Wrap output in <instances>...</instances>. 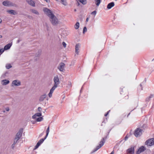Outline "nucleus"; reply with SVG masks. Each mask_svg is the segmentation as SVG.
Returning <instances> with one entry per match:
<instances>
[{"instance_id": "14", "label": "nucleus", "mask_w": 154, "mask_h": 154, "mask_svg": "<svg viewBox=\"0 0 154 154\" xmlns=\"http://www.w3.org/2000/svg\"><path fill=\"white\" fill-rule=\"evenodd\" d=\"M26 2L30 5L34 7L35 6V2L32 0H26Z\"/></svg>"}, {"instance_id": "31", "label": "nucleus", "mask_w": 154, "mask_h": 154, "mask_svg": "<svg viewBox=\"0 0 154 154\" xmlns=\"http://www.w3.org/2000/svg\"><path fill=\"white\" fill-rule=\"evenodd\" d=\"M97 13L96 11H94L91 13V14L95 16Z\"/></svg>"}, {"instance_id": "26", "label": "nucleus", "mask_w": 154, "mask_h": 154, "mask_svg": "<svg viewBox=\"0 0 154 154\" xmlns=\"http://www.w3.org/2000/svg\"><path fill=\"white\" fill-rule=\"evenodd\" d=\"M78 1L83 5H85L87 3L86 0H78Z\"/></svg>"}, {"instance_id": "20", "label": "nucleus", "mask_w": 154, "mask_h": 154, "mask_svg": "<svg viewBox=\"0 0 154 154\" xmlns=\"http://www.w3.org/2000/svg\"><path fill=\"white\" fill-rule=\"evenodd\" d=\"M30 11L32 13L36 15H38L39 14V12L37 10L35 9H31L30 10Z\"/></svg>"}, {"instance_id": "8", "label": "nucleus", "mask_w": 154, "mask_h": 154, "mask_svg": "<svg viewBox=\"0 0 154 154\" xmlns=\"http://www.w3.org/2000/svg\"><path fill=\"white\" fill-rule=\"evenodd\" d=\"M142 134V130L140 128L136 129L134 133V134L136 137L140 136Z\"/></svg>"}, {"instance_id": "17", "label": "nucleus", "mask_w": 154, "mask_h": 154, "mask_svg": "<svg viewBox=\"0 0 154 154\" xmlns=\"http://www.w3.org/2000/svg\"><path fill=\"white\" fill-rule=\"evenodd\" d=\"M134 151V148L132 147L127 150V152L128 154H133Z\"/></svg>"}, {"instance_id": "5", "label": "nucleus", "mask_w": 154, "mask_h": 154, "mask_svg": "<svg viewBox=\"0 0 154 154\" xmlns=\"http://www.w3.org/2000/svg\"><path fill=\"white\" fill-rule=\"evenodd\" d=\"M145 144L148 146H151L154 145V137L146 140L145 142Z\"/></svg>"}, {"instance_id": "25", "label": "nucleus", "mask_w": 154, "mask_h": 154, "mask_svg": "<svg viewBox=\"0 0 154 154\" xmlns=\"http://www.w3.org/2000/svg\"><path fill=\"white\" fill-rule=\"evenodd\" d=\"M79 22H77L75 24L74 26V28L75 29H77L79 28Z\"/></svg>"}, {"instance_id": "2", "label": "nucleus", "mask_w": 154, "mask_h": 154, "mask_svg": "<svg viewBox=\"0 0 154 154\" xmlns=\"http://www.w3.org/2000/svg\"><path fill=\"white\" fill-rule=\"evenodd\" d=\"M50 19L51 23L53 25H56L59 23V21L54 15L50 17Z\"/></svg>"}, {"instance_id": "38", "label": "nucleus", "mask_w": 154, "mask_h": 154, "mask_svg": "<svg viewBox=\"0 0 154 154\" xmlns=\"http://www.w3.org/2000/svg\"><path fill=\"white\" fill-rule=\"evenodd\" d=\"M88 20H89V19H88V18H87V19H86V21H87V22H88Z\"/></svg>"}, {"instance_id": "32", "label": "nucleus", "mask_w": 154, "mask_h": 154, "mask_svg": "<svg viewBox=\"0 0 154 154\" xmlns=\"http://www.w3.org/2000/svg\"><path fill=\"white\" fill-rule=\"evenodd\" d=\"M62 45L64 48H65L66 47V44L65 42H63Z\"/></svg>"}, {"instance_id": "29", "label": "nucleus", "mask_w": 154, "mask_h": 154, "mask_svg": "<svg viewBox=\"0 0 154 154\" xmlns=\"http://www.w3.org/2000/svg\"><path fill=\"white\" fill-rule=\"evenodd\" d=\"M87 29L86 27H84L83 29V33H85V32L87 31Z\"/></svg>"}, {"instance_id": "27", "label": "nucleus", "mask_w": 154, "mask_h": 154, "mask_svg": "<svg viewBox=\"0 0 154 154\" xmlns=\"http://www.w3.org/2000/svg\"><path fill=\"white\" fill-rule=\"evenodd\" d=\"M49 127H48V128H47V130H46V135L45 136V139H46V138H47V137L48 135V134L49 133Z\"/></svg>"}, {"instance_id": "11", "label": "nucleus", "mask_w": 154, "mask_h": 154, "mask_svg": "<svg viewBox=\"0 0 154 154\" xmlns=\"http://www.w3.org/2000/svg\"><path fill=\"white\" fill-rule=\"evenodd\" d=\"M80 47V45L79 44H76L75 46V55H78L79 52V50Z\"/></svg>"}, {"instance_id": "18", "label": "nucleus", "mask_w": 154, "mask_h": 154, "mask_svg": "<svg viewBox=\"0 0 154 154\" xmlns=\"http://www.w3.org/2000/svg\"><path fill=\"white\" fill-rule=\"evenodd\" d=\"M10 83V81L7 79H4L2 80L1 82V83L3 85H6Z\"/></svg>"}, {"instance_id": "34", "label": "nucleus", "mask_w": 154, "mask_h": 154, "mask_svg": "<svg viewBox=\"0 0 154 154\" xmlns=\"http://www.w3.org/2000/svg\"><path fill=\"white\" fill-rule=\"evenodd\" d=\"M5 110L6 111L8 112L10 110L9 108V107H7L5 108Z\"/></svg>"}, {"instance_id": "21", "label": "nucleus", "mask_w": 154, "mask_h": 154, "mask_svg": "<svg viewBox=\"0 0 154 154\" xmlns=\"http://www.w3.org/2000/svg\"><path fill=\"white\" fill-rule=\"evenodd\" d=\"M12 45V43H9L7 45H6L4 48V49L5 50H8L11 47V46Z\"/></svg>"}, {"instance_id": "6", "label": "nucleus", "mask_w": 154, "mask_h": 154, "mask_svg": "<svg viewBox=\"0 0 154 154\" xmlns=\"http://www.w3.org/2000/svg\"><path fill=\"white\" fill-rule=\"evenodd\" d=\"M54 85L53 87L57 88L58 85L60 84L59 78L58 75H56L54 77Z\"/></svg>"}, {"instance_id": "23", "label": "nucleus", "mask_w": 154, "mask_h": 154, "mask_svg": "<svg viewBox=\"0 0 154 154\" xmlns=\"http://www.w3.org/2000/svg\"><path fill=\"white\" fill-rule=\"evenodd\" d=\"M114 5V3L113 2H111L109 3L107 6V8L108 9H111L112 7H113Z\"/></svg>"}, {"instance_id": "4", "label": "nucleus", "mask_w": 154, "mask_h": 154, "mask_svg": "<svg viewBox=\"0 0 154 154\" xmlns=\"http://www.w3.org/2000/svg\"><path fill=\"white\" fill-rule=\"evenodd\" d=\"M43 11L50 18L54 15L50 9L47 8H44Z\"/></svg>"}, {"instance_id": "13", "label": "nucleus", "mask_w": 154, "mask_h": 154, "mask_svg": "<svg viewBox=\"0 0 154 154\" xmlns=\"http://www.w3.org/2000/svg\"><path fill=\"white\" fill-rule=\"evenodd\" d=\"M6 12L12 15H16L17 14V11L13 10H8L6 11Z\"/></svg>"}, {"instance_id": "30", "label": "nucleus", "mask_w": 154, "mask_h": 154, "mask_svg": "<svg viewBox=\"0 0 154 154\" xmlns=\"http://www.w3.org/2000/svg\"><path fill=\"white\" fill-rule=\"evenodd\" d=\"M5 50L4 48H2L0 50V54H1Z\"/></svg>"}, {"instance_id": "19", "label": "nucleus", "mask_w": 154, "mask_h": 154, "mask_svg": "<svg viewBox=\"0 0 154 154\" xmlns=\"http://www.w3.org/2000/svg\"><path fill=\"white\" fill-rule=\"evenodd\" d=\"M145 149V148L144 146H141L139 149L138 151H137V154H140L141 152H143Z\"/></svg>"}, {"instance_id": "43", "label": "nucleus", "mask_w": 154, "mask_h": 154, "mask_svg": "<svg viewBox=\"0 0 154 154\" xmlns=\"http://www.w3.org/2000/svg\"><path fill=\"white\" fill-rule=\"evenodd\" d=\"M0 55H1V54H0Z\"/></svg>"}, {"instance_id": "35", "label": "nucleus", "mask_w": 154, "mask_h": 154, "mask_svg": "<svg viewBox=\"0 0 154 154\" xmlns=\"http://www.w3.org/2000/svg\"><path fill=\"white\" fill-rule=\"evenodd\" d=\"M44 0L47 3H49L50 1L49 0Z\"/></svg>"}, {"instance_id": "41", "label": "nucleus", "mask_w": 154, "mask_h": 154, "mask_svg": "<svg viewBox=\"0 0 154 154\" xmlns=\"http://www.w3.org/2000/svg\"><path fill=\"white\" fill-rule=\"evenodd\" d=\"M5 110H4V111H3V112H5Z\"/></svg>"}, {"instance_id": "36", "label": "nucleus", "mask_w": 154, "mask_h": 154, "mask_svg": "<svg viewBox=\"0 0 154 154\" xmlns=\"http://www.w3.org/2000/svg\"><path fill=\"white\" fill-rule=\"evenodd\" d=\"M108 113H109V112H107L106 114H105V116H107V115L108 114Z\"/></svg>"}, {"instance_id": "28", "label": "nucleus", "mask_w": 154, "mask_h": 154, "mask_svg": "<svg viewBox=\"0 0 154 154\" xmlns=\"http://www.w3.org/2000/svg\"><path fill=\"white\" fill-rule=\"evenodd\" d=\"M5 67L7 69H8L11 68L12 66L10 64H8L6 65Z\"/></svg>"}, {"instance_id": "24", "label": "nucleus", "mask_w": 154, "mask_h": 154, "mask_svg": "<svg viewBox=\"0 0 154 154\" xmlns=\"http://www.w3.org/2000/svg\"><path fill=\"white\" fill-rule=\"evenodd\" d=\"M61 3L64 6H67L68 5V3L66 0H63L61 1Z\"/></svg>"}, {"instance_id": "3", "label": "nucleus", "mask_w": 154, "mask_h": 154, "mask_svg": "<svg viewBox=\"0 0 154 154\" xmlns=\"http://www.w3.org/2000/svg\"><path fill=\"white\" fill-rule=\"evenodd\" d=\"M21 85L20 81L18 79H15L12 82L11 86L12 87H18L20 86Z\"/></svg>"}, {"instance_id": "42", "label": "nucleus", "mask_w": 154, "mask_h": 154, "mask_svg": "<svg viewBox=\"0 0 154 154\" xmlns=\"http://www.w3.org/2000/svg\"><path fill=\"white\" fill-rule=\"evenodd\" d=\"M56 1H57V0H56Z\"/></svg>"}, {"instance_id": "12", "label": "nucleus", "mask_w": 154, "mask_h": 154, "mask_svg": "<svg viewBox=\"0 0 154 154\" xmlns=\"http://www.w3.org/2000/svg\"><path fill=\"white\" fill-rule=\"evenodd\" d=\"M45 139H40L38 142L36 144V145L35 146L34 149H37L39 146L44 141Z\"/></svg>"}, {"instance_id": "10", "label": "nucleus", "mask_w": 154, "mask_h": 154, "mask_svg": "<svg viewBox=\"0 0 154 154\" xmlns=\"http://www.w3.org/2000/svg\"><path fill=\"white\" fill-rule=\"evenodd\" d=\"M2 4L5 6H13V4L10 1H5L2 2Z\"/></svg>"}, {"instance_id": "22", "label": "nucleus", "mask_w": 154, "mask_h": 154, "mask_svg": "<svg viewBox=\"0 0 154 154\" xmlns=\"http://www.w3.org/2000/svg\"><path fill=\"white\" fill-rule=\"evenodd\" d=\"M101 2V0H94V3L97 7L99 6Z\"/></svg>"}, {"instance_id": "16", "label": "nucleus", "mask_w": 154, "mask_h": 154, "mask_svg": "<svg viewBox=\"0 0 154 154\" xmlns=\"http://www.w3.org/2000/svg\"><path fill=\"white\" fill-rule=\"evenodd\" d=\"M56 88L53 87L50 89V92L48 94L49 97L51 98L52 97V94Z\"/></svg>"}, {"instance_id": "39", "label": "nucleus", "mask_w": 154, "mask_h": 154, "mask_svg": "<svg viewBox=\"0 0 154 154\" xmlns=\"http://www.w3.org/2000/svg\"><path fill=\"white\" fill-rule=\"evenodd\" d=\"M2 37V35H0V38H1Z\"/></svg>"}, {"instance_id": "7", "label": "nucleus", "mask_w": 154, "mask_h": 154, "mask_svg": "<svg viewBox=\"0 0 154 154\" xmlns=\"http://www.w3.org/2000/svg\"><path fill=\"white\" fill-rule=\"evenodd\" d=\"M47 95L46 94H44L41 95L39 98V102H42L45 105L46 104V102H45V100L46 98Z\"/></svg>"}, {"instance_id": "15", "label": "nucleus", "mask_w": 154, "mask_h": 154, "mask_svg": "<svg viewBox=\"0 0 154 154\" xmlns=\"http://www.w3.org/2000/svg\"><path fill=\"white\" fill-rule=\"evenodd\" d=\"M64 64L63 63H61L59 64L58 68L60 71H63L64 69Z\"/></svg>"}, {"instance_id": "1", "label": "nucleus", "mask_w": 154, "mask_h": 154, "mask_svg": "<svg viewBox=\"0 0 154 154\" xmlns=\"http://www.w3.org/2000/svg\"><path fill=\"white\" fill-rule=\"evenodd\" d=\"M42 113L41 112L36 113L35 115H33L32 117V119L35 120V121L31 120L32 124H35L36 122H40L42 121L43 119V118L41 117L42 116Z\"/></svg>"}, {"instance_id": "40", "label": "nucleus", "mask_w": 154, "mask_h": 154, "mask_svg": "<svg viewBox=\"0 0 154 154\" xmlns=\"http://www.w3.org/2000/svg\"><path fill=\"white\" fill-rule=\"evenodd\" d=\"M69 85H71V82H69Z\"/></svg>"}, {"instance_id": "37", "label": "nucleus", "mask_w": 154, "mask_h": 154, "mask_svg": "<svg viewBox=\"0 0 154 154\" xmlns=\"http://www.w3.org/2000/svg\"><path fill=\"white\" fill-rule=\"evenodd\" d=\"M2 20L1 18H0V24L2 23Z\"/></svg>"}, {"instance_id": "9", "label": "nucleus", "mask_w": 154, "mask_h": 154, "mask_svg": "<svg viewBox=\"0 0 154 154\" xmlns=\"http://www.w3.org/2000/svg\"><path fill=\"white\" fill-rule=\"evenodd\" d=\"M104 143V141L103 139L100 142L99 145L97 146L96 148L94 149L92 152H94L97 151V150L100 148L103 145Z\"/></svg>"}, {"instance_id": "33", "label": "nucleus", "mask_w": 154, "mask_h": 154, "mask_svg": "<svg viewBox=\"0 0 154 154\" xmlns=\"http://www.w3.org/2000/svg\"><path fill=\"white\" fill-rule=\"evenodd\" d=\"M38 110L39 112H41L42 110V109L41 107H39L38 108Z\"/></svg>"}]
</instances>
